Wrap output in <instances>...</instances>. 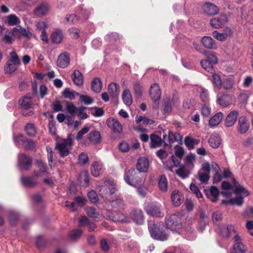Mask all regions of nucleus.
<instances>
[{
	"label": "nucleus",
	"instance_id": "1",
	"mask_svg": "<svg viewBox=\"0 0 253 253\" xmlns=\"http://www.w3.org/2000/svg\"><path fill=\"white\" fill-rule=\"evenodd\" d=\"M221 186L224 189V191L221 192V194L226 197L231 195L232 193L230 192L231 190H233L235 193L240 195V196L243 197H247L249 194V191L243 186L239 184L235 179L233 180L232 185L226 181L222 182Z\"/></svg>",
	"mask_w": 253,
	"mask_h": 253
},
{
	"label": "nucleus",
	"instance_id": "2",
	"mask_svg": "<svg viewBox=\"0 0 253 253\" xmlns=\"http://www.w3.org/2000/svg\"><path fill=\"white\" fill-rule=\"evenodd\" d=\"M72 145L71 134H69L67 138L62 139L57 141L56 148L59 151L60 156L64 157L69 154Z\"/></svg>",
	"mask_w": 253,
	"mask_h": 253
},
{
	"label": "nucleus",
	"instance_id": "3",
	"mask_svg": "<svg viewBox=\"0 0 253 253\" xmlns=\"http://www.w3.org/2000/svg\"><path fill=\"white\" fill-rule=\"evenodd\" d=\"M160 225L155 224L152 221H148V228L151 237L157 240L164 241L168 239V233L159 230Z\"/></svg>",
	"mask_w": 253,
	"mask_h": 253
},
{
	"label": "nucleus",
	"instance_id": "4",
	"mask_svg": "<svg viewBox=\"0 0 253 253\" xmlns=\"http://www.w3.org/2000/svg\"><path fill=\"white\" fill-rule=\"evenodd\" d=\"M220 234L223 238L229 239L232 237L235 242L241 241L238 233L232 225L222 226L220 228Z\"/></svg>",
	"mask_w": 253,
	"mask_h": 253
},
{
	"label": "nucleus",
	"instance_id": "5",
	"mask_svg": "<svg viewBox=\"0 0 253 253\" xmlns=\"http://www.w3.org/2000/svg\"><path fill=\"white\" fill-rule=\"evenodd\" d=\"M10 57L7 60L4 67V73L9 75H13L16 71V52L12 51Z\"/></svg>",
	"mask_w": 253,
	"mask_h": 253
},
{
	"label": "nucleus",
	"instance_id": "6",
	"mask_svg": "<svg viewBox=\"0 0 253 253\" xmlns=\"http://www.w3.org/2000/svg\"><path fill=\"white\" fill-rule=\"evenodd\" d=\"M180 218L176 214H173L167 217L166 220V226L167 229L173 231L180 228L181 225Z\"/></svg>",
	"mask_w": 253,
	"mask_h": 253
},
{
	"label": "nucleus",
	"instance_id": "7",
	"mask_svg": "<svg viewBox=\"0 0 253 253\" xmlns=\"http://www.w3.org/2000/svg\"><path fill=\"white\" fill-rule=\"evenodd\" d=\"M135 173V170L134 169L129 170L127 172H126L124 175V179L126 183L128 184L136 187L137 185H140L144 182V179H139L137 180L134 177L131 178V180H130V177H132L133 174Z\"/></svg>",
	"mask_w": 253,
	"mask_h": 253
},
{
	"label": "nucleus",
	"instance_id": "8",
	"mask_svg": "<svg viewBox=\"0 0 253 253\" xmlns=\"http://www.w3.org/2000/svg\"><path fill=\"white\" fill-rule=\"evenodd\" d=\"M70 58L69 54L64 52L61 53L58 57L56 64L60 68H64L66 67L70 63Z\"/></svg>",
	"mask_w": 253,
	"mask_h": 253
},
{
	"label": "nucleus",
	"instance_id": "9",
	"mask_svg": "<svg viewBox=\"0 0 253 253\" xmlns=\"http://www.w3.org/2000/svg\"><path fill=\"white\" fill-rule=\"evenodd\" d=\"M227 17L225 14H221L219 17L212 18L210 21L211 26L215 29L221 28L227 21Z\"/></svg>",
	"mask_w": 253,
	"mask_h": 253
},
{
	"label": "nucleus",
	"instance_id": "10",
	"mask_svg": "<svg viewBox=\"0 0 253 253\" xmlns=\"http://www.w3.org/2000/svg\"><path fill=\"white\" fill-rule=\"evenodd\" d=\"M203 12L208 15L212 16L218 13L219 9L214 4L210 2H206L202 6Z\"/></svg>",
	"mask_w": 253,
	"mask_h": 253
},
{
	"label": "nucleus",
	"instance_id": "11",
	"mask_svg": "<svg viewBox=\"0 0 253 253\" xmlns=\"http://www.w3.org/2000/svg\"><path fill=\"white\" fill-rule=\"evenodd\" d=\"M21 141L23 147L28 150L35 151L36 149V143L31 139H28L23 136H17V141Z\"/></svg>",
	"mask_w": 253,
	"mask_h": 253
},
{
	"label": "nucleus",
	"instance_id": "12",
	"mask_svg": "<svg viewBox=\"0 0 253 253\" xmlns=\"http://www.w3.org/2000/svg\"><path fill=\"white\" fill-rule=\"evenodd\" d=\"M37 169L34 171V174L37 177H42L47 174L46 167L41 160H37L36 162Z\"/></svg>",
	"mask_w": 253,
	"mask_h": 253
},
{
	"label": "nucleus",
	"instance_id": "13",
	"mask_svg": "<svg viewBox=\"0 0 253 253\" xmlns=\"http://www.w3.org/2000/svg\"><path fill=\"white\" fill-rule=\"evenodd\" d=\"M217 102L222 107H227L230 105L232 102V97L229 94L218 95Z\"/></svg>",
	"mask_w": 253,
	"mask_h": 253
},
{
	"label": "nucleus",
	"instance_id": "14",
	"mask_svg": "<svg viewBox=\"0 0 253 253\" xmlns=\"http://www.w3.org/2000/svg\"><path fill=\"white\" fill-rule=\"evenodd\" d=\"M149 167V162L146 158L141 157L138 159L136 167L139 171L145 172L147 171Z\"/></svg>",
	"mask_w": 253,
	"mask_h": 253
},
{
	"label": "nucleus",
	"instance_id": "15",
	"mask_svg": "<svg viewBox=\"0 0 253 253\" xmlns=\"http://www.w3.org/2000/svg\"><path fill=\"white\" fill-rule=\"evenodd\" d=\"M249 129V123L245 116L239 118L238 124V130L240 133H246Z\"/></svg>",
	"mask_w": 253,
	"mask_h": 253
},
{
	"label": "nucleus",
	"instance_id": "16",
	"mask_svg": "<svg viewBox=\"0 0 253 253\" xmlns=\"http://www.w3.org/2000/svg\"><path fill=\"white\" fill-rule=\"evenodd\" d=\"M150 94L153 101L156 102L159 100L161 96V91L158 84H154L151 85Z\"/></svg>",
	"mask_w": 253,
	"mask_h": 253
},
{
	"label": "nucleus",
	"instance_id": "17",
	"mask_svg": "<svg viewBox=\"0 0 253 253\" xmlns=\"http://www.w3.org/2000/svg\"><path fill=\"white\" fill-rule=\"evenodd\" d=\"M107 124L108 126L115 132L120 133L123 130L122 125L117 119L113 118L108 119L107 120Z\"/></svg>",
	"mask_w": 253,
	"mask_h": 253
},
{
	"label": "nucleus",
	"instance_id": "18",
	"mask_svg": "<svg viewBox=\"0 0 253 253\" xmlns=\"http://www.w3.org/2000/svg\"><path fill=\"white\" fill-rule=\"evenodd\" d=\"M238 115L239 113L237 111L234 110L230 112L225 119V126L227 127L232 126L235 123Z\"/></svg>",
	"mask_w": 253,
	"mask_h": 253
},
{
	"label": "nucleus",
	"instance_id": "19",
	"mask_svg": "<svg viewBox=\"0 0 253 253\" xmlns=\"http://www.w3.org/2000/svg\"><path fill=\"white\" fill-rule=\"evenodd\" d=\"M201 42L204 47L209 49L216 48V44L215 41L210 37L204 36L201 39Z\"/></svg>",
	"mask_w": 253,
	"mask_h": 253
},
{
	"label": "nucleus",
	"instance_id": "20",
	"mask_svg": "<svg viewBox=\"0 0 253 253\" xmlns=\"http://www.w3.org/2000/svg\"><path fill=\"white\" fill-rule=\"evenodd\" d=\"M103 171V165L101 162H93L91 167V173L94 176H98Z\"/></svg>",
	"mask_w": 253,
	"mask_h": 253
},
{
	"label": "nucleus",
	"instance_id": "21",
	"mask_svg": "<svg viewBox=\"0 0 253 253\" xmlns=\"http://www.w3.org/2000/svg\"><path fill=\"white\" fill-rule=\"evenodd\" d=\"M49 11V7L46 3H42L36 7L34 10L35 14L39 17L47 14Z\"/></svg>",
	"mask_w": 253,
	"mask_h": 253
},
{
	"label": "nucleus",
	"instance_id": "22",
	"mask_svg": "<svg viewBox=\"0 0 253 253\" xmlns=\"http://www.w3.org/2000/svg\"><path fill=\"white\" fill-rule=\"evenodd\" d=\"M219 191L216 187L212 186L206 192L207 197L212 202H215L218 200Z\"/></svg>",
	"mask_w": 253,
	"mask_h": 253
},
{
	"label": "nucleus",
	"instance_id": "23",
	"mask_svg": "<svg viewBox=\"0 0 253 253\" xmlns=\"http://www.w3.org/2000/svg\"><path fill=\"white\" fill-rule=\"evenodd\" d=\"M145 210L148 214L156 217H160L161 216V213L160 210V208L159 206L150 204L148 205Z\"/></svg>",
	"mask_w": 253,
	"mask_h": 253
},
{
	"label": "nucleus",
	"instance_id": "24",
	"mask_svg": "<svg viewBox=\"0 0 253 253\" xmlns=\"http://www.w3.org/2000/svg\"><path fill=\"white\" fill-rule=\"evenodd\" d=\"M64 38V35L62 30L56 29L52 33L51 39L52 42L56 44H59L61 42Z\"/></svg>",
	"mask_w": 253,
	"mask_h": 253
},
{
	"label": "nucleus",
	"instance_id": "25",
	"mask_svg": "<svg viewBox=\"0 0 253 253\" xmlns=\"http://www.w3.org/2000/svg\"><path fill=\"white\" fill-rule=\"evenodd\" d=\"M85 199L82 197H77L75 198V202L69 203L68 202H66L65 207L69 208L71 209L72 211H74L76 210V204L79 205L81 206H83L84 202L85 201Z\"/></svg>",
	"mask_w": 253,
	"mask_h": 253
},
{
	"label": "nucleus",
	"instance_id": "26",
	"mask_svg": "<svg viewBox=\"0 0 253 253\" xmlns=\"http://www.w3.org/2000/svg\"><path fill=\"white\" fill-rule=\"evenodd\" d=\"M18 103L21 108L29 109L32 105V98L29 95H26L20 99Z\"/></svg>",
	"mask_w": 253,
	"mask_h": 253
},
{
	"label": "nucleus",
	"instance_id": "27",
	"mask_svg": "<svg viewBox=\"0 0 253 253\" xmlns=\"http://www.w3.org/2000/svg\"><path fill=\"white\" fill-rule=\"evenodd\" d=\"M88 138L90 142L93 144H98L101 141V134L98 131L90 132L88 134Z\"/></svg>",
	"mask_w": 253,
	"mask_h": 253
},
{
	"label": "nucleus",
	"instance_id": "28",
	"mask_svg": "<svg viewBox=\"0 0 253 253\" xmlns=\"http://www.w3.org/2000/svg\"><path fill=\"white\" fill-rule=\"evenodd\" d=\"M210 146L213 148L218 147L221 143V139L219 135L217 133L212 134L209 140Z\"/></svg>",
	"mask_w": 253,
	"mask_h": 253
},
{
	"label": "nucleus",
	"instance_id": "29",
	"mask_svg": "<svg viewBox=\"0 0 253 253\" xmlns=\"http://www.w3.org/2000/svg\"><path fill=\"white\" fill-rule=\"evenodd\" d=\"M19 161L25 169H28L31 167L32 159L30 157L22 155L20 157Z\"/></svg>",
	"mask_w": 253,
	"mask_h": 253
},
{
	"label": "nucleus",
	"instance_id": "30",
	"mask_svg": "<svg viewBox=\"0 0 253 253\" xmlns=\"http://www.w3.org/2000/svg\"><path fill=\"white\" fill-rule=\"evenodd\" d=\"M108 91L110 95L112 97L115 98L119 94V85L116 83H112L109 85Z\"/></svg>",
	"mask_w": 253,
	"mask_h": 253
},
{
	"label": "nucleus",
	"instance_id": "31",
	"mask_svg": "<svg viewBox=\"0 0 253 253\" xmlns=\"http://www.w3.org/2000/svg\"><path fill=\"white\" fill-rule=\"evenodd\" d=\"M131 215L135 223L138 224H141L143 223L144 217L141 211H132Z\"/></svg>",
	"mask_w": 253,
	"mask_h": 253
},
{
	"label": "nucleus",
	"instance_id": "32",
	"mask_svg": "<svg viewBox=\"0 0 253 253\" xmlns=\"http://www.w3.org/2000/svg\"><path fill=\"white\" fill-rule=\"evenodd\" d=\"M243 197L239 195L237 196L236 198H232L229 200H223L222 201V204L241 206L243 203Z\"/></svg>",
	"mask_w": 253,
	"mask_h": 253
},
{
	"label": "nucleus",
	"instance_id": "33",
	"mask_svg": "<svg viewBox=\"0 0 253 253\" xmlns=\"http://www.w3.org/2000/svg\"><path fill=\"white\" fill-rule=\"evenodd\" d=\"M223 117V114L222 113H216L209 120V125L211 126H216L220 123Z\"/></svg>",
	"mask_w": 253,
	"mask_h": 253
},
{
	"label": "nucleus",
	"instance_id": "34",
	"mask_svg": "<svg viewBox=\"0 0 253 253\" xmlns=\"http://www.w3.org/2000/svg\"><path fill=\"white\" fill-rule=\"evenodd\" d=\"M171 201L175 206H179L182 202V199L178 190H174L171 195Z\"/></svg>",
	"mask_w": 253,
	"mask_h": 253
},
{
	"label": "nucleus",
	"instance_id": "35",
	"mask_svg": "<svg viewBox=\"0 0 253 253\" xmlns=\"http://www.w3.org/2000/svg\"><path fill=\"white\" fill-rule=\"evenodd\" d=\"M150 140V147L152 148H155L160 146L162 143V138L154 134L151 135Z\"/></svg>",
	"mask_w": 253,
	"mask_h": 253
},
{
	"label": "nucleus",
	"instance_id": "36",
	"mask_svg": "<svg viewBox=\"0 0 253 253\" xmlns=\"http://www.w3.org/2000/svg\"><path fill=\"white\" fill-rule=\"evenodd\" d=\"M190 169L185 166H180L176 171V174L181 178H185L189 176Z\"/></svg>",
	"mask_w": 253,
	"mask_h": 253
},
{
	"label": "nucleus",
	"instance_id": "37",
	"mask_svg": "<svg viewBox=\"0 0 253 253\" xmlns=\"http://www.w3.org/2000/svg\"><path fill=\"white\" fill-rule=\"evenodd\" d=\"M102 88V83L99 78H95L91 83V88L96 93H99Z\"/></svg>",
	"mask_w": 253,
	"mask_h": 253
},
{
	"label": "nucleus",
	"instance_id": "38",
	"mask_svg": "<svg viewBox=\"0 0 253 253\" xmlns=\"http://www.w3.org/2000/svg\"><path fill=\"white\" fill-rule=\"evenodd\" d=\"M246 249L244 245L240 242H236L231 253H245Z\"/></svg>",
	"mask_w": 253,
	"mask_h": 253
},
{
	"label": "nucleus",
	"instance_id": "39",
	"mask_svg": "<svg viewBox=\"0 0 253 253\" xmlns=\"http://www.w3.org/2000/svg\"><path fill=\"white\" fill-rule=\"evenodd\" d=\"M73 81L75 84L81 85L83 83V79L81 73L78 70H75L72 76Z\"/></svg>",
	"mask_w": 253,
	"mask_h": 253
},
{
	"label": "nucleus",
	"instance_id": "40",
	"mask_svg": "<svg viewBox=\"0 0 253 253\" xmlns=\"http://www.w3.org/2000/svg\"><path fill=\"white\" fill-rule=\"evenodd\" d=\"M122 99L126 105L129 106L131 105L132 102V99L129 90L126 89L124 91L122 94Z\"/></svg>",
	"mask_w": 253,
	"mask_h": 253
},
{
	"label": "nucleus",
	"instance_id": "41",
	"mask_svg": "<svg viewBox=\"0 0 253 253\" xmlns=\"http://www.w3.org/2000/svg\"><path fill=\"white\" fill-rule=\"evenodd\" d=\"M211 170H212L215 172L213 176V178L215 181L217 182L220 181L222 179L221 175L218 172L219 167L215 163H212L211 165Z\"/></svg>",
	"mask_w": 253,
	"mask_h": 253
},
{
	"label": "nucleus",
	"instance_id": "42",
	"mask_svg": "<svg viewBox=\"0 0 253 253\" xmlns=\"http://www.w3.org/2000/svg\"><path fill=\"white\" fill-rule=\"evenodd\" d=\"M159 187L163 192H166L168 189V181L165 175H161L159 181Z\"/></svg>",
	"mask_w": 253,
	"mask_h": 253
},
{
	"label": "nucleus",
	"instance_id": "43",
	"mask_svg": "<svg viewBox=\"0 0 253 253\" xmlns=\"http://www.w3.org/2000/svg\"><path fill=\"white\" fill-rule=\"evenodd\" d=\"M203 53L207 58V60L211 64H215L217 63V58L213 52L211 51H206L204 52Z\"/></svg>",
	"mask_w": 253,
	"mask_h": 253
},
{
	"label": "nucleus",
	"instance_id": "44",
	"mask_svg": "<svg viewBox=\"0 0 253 253\" xmlns=\"http://www.w3.org/2000/svg\"><path fill=\"white\" fill-rule=\"evenodd\" d=\"M195 161V155L193 154H189L187 156L185 161V164L184 166L187 167L188 168L192 169L193 167V163Z\"/></svg>",
	"mask_w": 253,
	"mask_h": 253
},
{
	"label": "nucleus",
	"instance_id": "45",
	"mask_svg": "<svg viewBox=\"0 0 253 253\" xmlns=\"http://www.w3.org/2000/svg\"><path fill=\"white\" fill-rule=\"evenodd\" d=\"M200 97L202 101L205 103H208L209 101V92L207 89L201 87L200 90Z\"/></svg>",
	"mask_w": 253,
	"mask_h": 253
},
{
	"label": "nucleus",
	"instance_id": "46",
	"mask_svg": "<svg viewBox=\"0 0 253 253\" xmlns=\"http://www.w3.org/2000/svg\"><path fill=\"white\" fill-rule=\"evenodd\" d=\"M25 129L27 134L30 136H34L37 132L35 125L33 123H28L26 125Z\"/></svg>",
	"mask_w": 253,
	"mask_h": 253
},
{
	"label": "nucleus",
	"instance_id": "47",
	"mask_svg": "<svg viewBox=\"0 0 253 253\" xmlns=\"http://www.w3.org/2000/svg\"><path fill=\"white\" fill-rule=\"evenodd\" d=\"M63 95L64 97L73 100L76 96H79L80 93L76 91H71L69 88H66L63 92Z\"/></svg>",
	"mask_w": 253,
	"mask_h": 253
},
{
	"label": "nucleus",
	"instance_id": "48",
	"mask_svg": "<svg viewBox=\"0 0 253 253\" xmlns=\"http://www.w3.org/2000/svg\"><path fill=\"white\" fill-rule=\"evenodd\" d=\"M163 141L166 145L171 144L175 142L173 133L170 131H169L168 134H165L163 135Z\"/></svg>",
	"mask_w": 253,
	"mask_h": 253
},
{
	"label": "nucleus",
	"instance_id": "49",
	"mask_svg": "<svg viewBox=\"0 0 253 253\" xmlns=\"http://www.w3.org/2000/svg\"><path fill=\"white\" fill-rule=\"evenodd\" d=\"M79 180L81 184L87 185L89 182L88 175L86 171L82 172L79 175Z\"/></svg>",
	"mask_w": 253,
	"mask_h": 253
},
{
	"label": "nucleus",
	"instance_id": "50",
	"mask_svg": "<svg viewBox=\"0 0 253 253\" xmlns=\"http://www.w3.org/2000/svg\"><path fill=\"white\" fill-rule=\"evenodd\" d=\"M21 181L22 183L26 186H33L35 185L37 182L33 178L25 177L21 178Z\"/></svg>",
	"mask_w": 253,
	"mask_h": 253
},
{
	"label": "nucleus",
	"instance_id": "51",
	"mask_svg": "<svg viewBox=\"0 0 253 253\" xmlns=\"http://www.w3.org/2000/svg\"><path fill=\"white\" fill-rule=\"evenodd\" d=\"M80 100L85 105H90L93 102V99L90 96L86 95H80Z\"/></svg>",
	"mask_w": 253,
	"mask_h": 253
},
{
	"label": "nucleus",
	"instance_id": "52",
	"mask_svg": "<svg viewBox=\"0 0 253 253\" xmlns=\"http://www.w3.org/2000/svg\"><path fill=\"white\" fill-rule=\"evenodd\" d=\"M213 37L219 41H223L226 40L227 38L226 34L224 33H219L217 31H214L212 33Z\"/></svg>",
	"mask_w": 253,
	"mask_h": 253
},
{
	"label": "nucleus",
	"instance_id": "53",
	"mask_svg": "<svg viewBox=\"0 0 253 253\" xmlns=\"http://www.w3.org/2000/svg\"><path fill=\"white\" fill-rule=\"evenodd\" d=\"M212 81L213 84L218 88H220L222 85V82L220 76L217 74H214L212 76Z\"/></svg>",
	"mask_w": 253,
	"mask_h": 253
},
{
	"label": "nucleus",
	"instance_id": "54",
	"mask_svg": "<svg viewBox=\"0 0 253 253\" xmlns=\"http://www.w3.org/2000/svg\"><path fill=\"white\" fill-rule=\"evenodd\" d=\"M112 205L115 208H123L124 203L122 199L116 198L115 200H111Z\"/></svg>",
	"mask_w": 253,
	"mask_h": 253
},
{
	"label": "nucleus",
	"instance_id": "55",
	"mask_svg": "<svg viewBox=\"0 0 253 253\" xmlns=\"http://www.w3.org/2000/svg\"><path fill=\"white\" fill-rule=\"evenodd\" d=\"M201 65L202 67L208 72H210L212 69V64L208 61L207 59L202 60L201 61Z\"/></svg>",
	"mask_w": 253,
	"mask_h": 253
},
{
	"label": "nucleus",
	"instance_id": "56",
	"mask_svg": "<svg viewBox=\"0 0 253 253\" xmlns=\"http://www.w3.org/2000/svg\"><path fill=\"white\" fill-rule=\"evenodd\" d=\"M184 153V150L182 147L176 145L174 147V154L179 159H181L182 158Z\"/></svg>",
	"mask_w": 253,
	"mask_h": 253
},
{
	"label": "nucleus",
	"instance_id": "57",
	"mask_svg": "<svg viewBox=\"0 0 253 253\" xmlns=\"http://www.w3.org/2000/svg\"><path fill=\"white\" fill-rule=\"evenodd\" d=\"M14 35V32H6L3 37V41L8 43H12V42L14 40L13 36Z\"/></svg>",
	"mask_w": 253,
	"mask_h": 253
},
{
	"label": "nucleus",
	"instance_id": "58",
	"mask_svg": "<svg viewBox=\"0 0 253 253\" xmlns=\"http://www.w3.org/2000/svg\"><path fill=\"white\" fill-rule=\"evenodd\" d=\"M222 85L224 89H230L233 87V80L231 78L226 79L223 81L222 83Z\"/></svg>",
	"mask_w": 253,
	"mask_h": 253
},
{
	"label": "nucleus",
	"instance_id": "59",
	"mask_svg": "<svg viewBox=\"0 0 253 253\" xmlns=\"http://www.w3.org/2000/svg\"><path fill=\"white\" fill-rule=\"evenodd\" d=\"M195 139L187 136L185 139L184 143L189 149L191 150L194 148V145L195 144Z\"/></svg>",
	"mask_w": 253,
	"mask_h": 253
},
{
	"label": "nucleus",
	"instance_id": "60",
	"mask_svg": "<svg viewBox=\"0 0 253 253\" xmlns=\"http://www.w3.org/2000/svg\"><path fill=\"white\" fill-rule=\"evenodd\" d=\"M87 215L92 218H97L98 213L96 212V210L93 208L87 207L85 209Z\"/></svg>",
	"mask_w": 253,
	"mask_h": 253
},
{
	"label": "nucleus",
	"instance_id": "61",
	"mask_svg": "<svg viewBox=\"0 0 253 253\" xmlns=\"http://www.w3.org/2000/svg\"><path fill=\"white\" fill-rule=\"evenodd\" d=\"M88 198L92 203H95L98 201V197L96 193L94 190H91L88 193Z\"/></svg>",
	"mask_w": 253,
	"mask_h": 253
},
{
	"label": "nucleus",
	"instance_id": "62",
	"mask_svg": "<svg viewBox=\"0 0 253 253\" xmlns=\"http://www.w3.org/2000/svg\"><path fill=\"white\" fill-rule=\"evenodd\" d=\"M65 21L66 22L71 23L73 24L76 23L78 21V18L76 15L74 14H71L70 15H67L65 18Z\"/></svg>",
	"mask_w": 253,
	"mask_h": 253
},
{
	"label": "nucleus",
	"instance_id": "63",
	"mask_svg": "<svg viewBox=\"0 0 253 253\" xmlns=\"http://www.w3.org/2000/svg\"><path fill=\"white\" fill-rule=\"evenodd\" d=\"M190 190L196 195L198 198L202 197V194L200 192L198 187L194 184L191 183L190 186Z\"/></svg>",
	"mask_w": 253,
	"mask_h": 253
},
{
	"label": "nucleus",
	"instance_id": "64",
	"mask_svg": "<svg viewBox=\"0 0 253 253\" xmlns=\"http://www.w3.org/2000/svg\"><path fill=\"white\" fill-rule=\"evenodd\" d=\"M82 233V232L81 230L79 229H74L70 233L69 236L71 239H76L79 238Z\"/></svg>",
	"mask_w": 253,
	"mask_h": 253
}]
</instances>
